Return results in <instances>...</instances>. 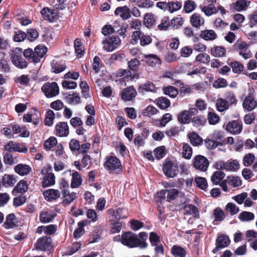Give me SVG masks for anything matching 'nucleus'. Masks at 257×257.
Segmentation results:
<instances>
[{
    "label": "nucleus",
    "instance_id": "423d86ee",
    "mask_svg": "<svg viewBox=\"0 0 257 257\" xmlns=\"http://www.w3.org/2000/svg\"><path fill=\"white\" fill-rule=\"evenodd\" d=\"M198 109L195 107L190 108L189 110H184L178 113V121L181 124H188L191 121V117L198 113Z\"/></svg>",
    "mask_w": 257,
    "mask_h": 257
},
{
    "label": "nucleus",
    "instance_id": "9d476101",
    "mask_svg": "<svg viewBox=\"0 0 257 257\" xmlns=\"http://www.w3.org/2000/svg\"><path fill=\"white\" fill-rule=\"evenodd\" d=\"M230 243L229 237L224 234H220L218 236L216 240V247L213 249L214 253H216L220 249L228 246Z\"/></svg>",
    "mask_w": 257,
    "mask_h": 257
},
{
    "label": "nucleus",
    "instance_id": "e433bc0d",
    "mask_svg": "<svg viewBox=\"0 0 257 257\" xmlns=\"http://www.w3.org/2000/svg\"><path fill=\"white\" fill-rule=\"evenodd\" d=\"M225 174L221 171H216L213 173L211 177V181L213 184L218 185L220 182L224 178Z\"/></svg>",
    "mask_w": 257,
    "mask_h": 257
},
{
    "label": "nucleus",
    "instance_id": "4c0bfd02",
    "mask_svg": "<svg viewBox=\"0 0 257 257\" xmlns=\"http://www.w3.org/2000/svg\"><path fill=\"white\" fill-rule=\"evenodd\" d=\"M193 126L199 127L203 126L206 122V119L203 115H197L194 116L191 119V121Z\"/></svg>",
    "mask_w": 257,
    "mask_h": 257
},
{
    "label": "nucleus",
    "instance_id": "a211bd4d",
    "mask_svg": "<svg viewBox=\"0 0 257 257\" xmlns=\"http://www.w3.org/2000/svg\"><path fill=\"white\" fill-rule=\"evenodd\" d=\"M131 12L130 9L126 6L117 7L114 11L115 15H120L123 20L130 18L131 17Z\"/></svg>",
    "mask_w": 257,
    "mask_h": 257
},
{
    "label": "nucleus",
    "instance_id": "bf43d9fd",
    "mask_svg": "<svg viewBox=\"0 0 257 257\" xmlns=\"http://www.w3.org/2000/svg\"><path fill=\"white\" fill-rule=\"evenodd\" d=\"M213 87L216 89L225 88L228 85L227 80L223 78H218L213 83Z\"/></svg>",
    "mask_w": 257,
    "mask_h": 257
},
{
    "label": "nucleus",
    "instance_id": "052dcab7",
    "mask_svg": "<svg viewBox=\"0 0 257 257\" xmlns=\"http://www.w3.org/2000/svg\"><path fill=\"white\" fill-rule=\"evenodd\" d=\"M36 56L38 57V59L42 58L47 52V48L46 47L38 45L34 49Z\"/></svg>",
    "mask_w": 257,
    "mask_h": 257
},
{
    "label": "nucleus",
    "instance_id": "f03ea898",
    "mask_svg": "<svg viewBox=\"0 0 257 257\" xmlns=\"http://www.w3.org/2000/svg\"><path fill=\"white\" fill-rule=\"evenodd\" d=\"M162 170L167 178H174L177 176L179 172L178 163L168 158L165 160Z\"/></svg>",
    "mask_w": 257,
    "mask_h": 257
},
{
    "label": "nucleus",
    "instance_id": "dca6fc26",
    "mask_svg": "<svg viewBox=\"0 0 257 257\" xmlns=\"http://www.w3.org/2000/svg\"><path fill=\"white\" fill-rule=\"evenodd\" d=\"M56 134L60 137H67L69 134V126L66 122H59L55 125Z\"/></svg>",
    "mask_w": 257,
    "mask_h": 257
},
{
    "label": "nucleus",
    "instance_id": "a18cd8bd",
    "mask_svg": "<svg viewBox=\"0 0 257 257\" xmlns=\"http://www.w3.org/2000/svg\"><path fill=\"white\" fill-rule=\"evenodd\" d=\"M163 90L165 94L168 95L172 98L176 97L178 94V89L170 85L164 87Z\"/></svg>",
    "mask_w": 257,
    "mask_h": 257
},
{
    "label": "nucleus",
    "instance_id": "c756f323",
    "mask_svg": "<svg viewBox=\"0 0 257 257\" xmlns=\"http://www.w3.org/2000/svg\"><path fill=\"white\" fill-rule=\"evenodd\" d=\"M210 138L219 146H223L225 144L224 135L220 132L215 131L211 136Z\"/></svg>",
    "mask_w": 257,
    "mask_h": 257
},
{
    "label": "nucleus",
    "instance_id": "09e8293b",
    "mask_svg": "<svg viewBox=\"0 0 257 257\" xmlns=\"http://www.w3.org/2000/svg\"><path fill=\"white\" fill-rule=\"evenodd\" d=\"M183 153L182 156L186 159H190L192 155V149L191 146L187 143H182Z\"/></svg>",
    "mask_w": 257,
    "mask_h": 257
},
{
    "label": "nucleus",
    "instance_id": "3c124183",
    "mask_svg": "<svg viewBox=\"0 0 257 257\" xmlns=\"http://www.w3.org/2000/svg\"><path fill=\"white\" fill-rule=\"evenodd\" d=\"M127 64L130 70L137 73L141 65V62L137 58H133L128 62Z\"/></svg>",
    "mask_w": 257,
    "mask_h": 257
},
{
    "label": "nucleus",
    "instance_id": "cd10ccee",
    "mask_svg": "<svg viewBox=\"0 0 257 257\" xmlns=\"http://www.w3.org/2000/svg\"><path fill=\"white\" fill-rule=\"evenodd\" d=\"M200 37L206 41H212L217 38V35L212 30H205L200 32Z\"/></svg>",
    "mask_w": 257,
    "mask_h": 257
},
{
    "label": "nucleus",
    "instance_id": "680f3d73",
    "mask_svg": "<svg viewBox=\"0 0 257 257\" xmlns=\"http://www.w3.org/2000/svg\"><path fill=\"white\" fill-rule=\"evenodd\" d=\"M165 147L162 146L156 148L154 150L155 157L157 160H160L165 156Z\"/></svg>",
    "mask_w": 257,
    "mask_h": 257
},
{
    "label": "nucleus",
    "instance_id": "5fc2aeb1",
    "mask_svg": "<svg viewBox=\"0 0 257 257\" xmlns=\"http://www.w3.org/2000/svg\"><path fill=\"white\" fill-rule=\"evenodd\" d=\"M14 81L16 83L27 86L29 84L30 79L28 75H22L20 76L14 78Z\"/></svg>",
    "mask_w": 257,
    "mask_h": 257
},
{
    "label": "nucleus",
    "instance_id": "6e6d98bb",
    "mask_svg": "<svg viewBox=\"0 0 257 257\" xmlns=\"http://www.w3.org/2000/svg\"><path fill=\"white\" fill-rule=\"evenodd\" d=\"M240 167L238 162L236 160L227 161L226 162L225 170L236 171L239 169Z\"/></svg>",
    "mask_w": 257,
    "mask_h": 257
},
{
    "label": "nucleus",
    "instance_id": "2f4dec72",
    "mask_svg": "<svg viewBox=\"0 0 257 257\" xmlns=\"http://www.w3.org/2000/svg\"><path fill=\"white\" fill-rule=\"evenodd\" d=\"M55 215V214H52L47 211H43L40 214V221L43 223L50 222L54 219Z\"/></svg>",
    "mask_w": 257,
    "mask_h": 257
},
{
    "label": "nucleus",
    "instance_id": "f257e3e1",
    "mask_svg": "<svg viewBox=\"0 0 257 257\" xmlns=\"http://www.w3.org/2000/svg\"><path fill=\"white\" fill-rule=\"evenodd\" d=\"M104 167L110 173L119 174L122 170L120 160L115 156L108 157L104 164Z\"/></svg>",
    "mask_w": 257,
    "mask_h": 257
},
{
    "label": "nucleus",
    "instance_id": "58836bf2",
    "mask_svg": "<svg viewBox=\"0 0 257 257\" xmlns=\"http://www.w3.org/2000/svg\"><path fill=\"white\" fill-rule=\"evenodd\" d=\"M52 72L55 73H60L63 72L66 68L65 64H61L53 60L51 62Z\"/></svg>",
    "mask_w": 257,
    "mask_h": 257
},
{
    "label": "nucleus",
    "instance_id": "f704fd0d",
    "mask_svg": "<svg viewBox=\"0 0 257 257\" xmlns=\"http://www.w3.org/2000/svg\"><path fill=\"white\" fill-rule=\"evenodd\" d=\"M188 138L190 140V143L194 146H198L203 142L202 139L197 133L195 132L189 133L188 135Z\"/></svg>",
    "mask_w": 257,
    "mask_h": 257
},
{
    "label": "nucleus",
    "instance_id": "f8f14e48",
    "mask_svg": "<svg viewBox=\"0 0 257 257\" xmlns=\"http://www.w3.org/2000/svg\"><path fill=\"white\" fill-rule=\"evenodd\" d=\"M137 91L133 86H130L124 88L120 93L122 100L127 101H131L137 95Z\"/></svg>",
    "mask_w": 257,
    "mask_h": 257
},
{
    "label": "nucleus",
    "instance_id": "7c9ffc66",
    "mask_svg": "<svg viewBox=\"0 0 257 257\" xmlns=\"http://www.w3.org/2000/svg\"><path fill=\"white\" fill-rule=\"evenodd\" d=\"M230 105L228 103L226 99L222 98H219L217 99L216 107L218 111L223 112L228 109Z\"/></svg>",
    "mask_w": 257,
    "mask_h": 257
},
{
    "label": "nucleus",
    "instance_id": "aec40b11",
    "mask_svg": "<svg viewBox=\"0 0 257 257\" xmlns=\"http://www.w3.org/2000/svg\"><path fill=\"white\" fill-rule=\"evenodd\" d=\"M183 209L184 214L186 215H191L194 218H199L200 214L198 208L193 204L185 205Z\"/></svg>",
    "mask_w": 257,
    "mask_h": 257
},
{
    "label": "nucleus",
    "instance_id": "c03bdc74",
    "mask_svg": "<svg viewBox=\"0 0 257 257\" xmlns=\"http://www.w3.org/2000/svg\"><path fill=\"white\" fill-rule=\"evenodd\" d=\"M74 48L75 53L77 54V56L78 57H81L84 53V47L82 45L81 40L80 39L77 38L74 41Z\"/></svg>",
    "mask_w": 257,
    "mask_h": 257
},
{
    "label": "nucleus",
    "instance_id": "8fccbe9b",
    "mask_svg": "<svg viewBox=\"0 0 257 257\" xmlns=\"http://www.w3.org/2000/svg\"><path fill=\"white\" fill-rule=\"evenodd\" d=\"M57 144V140L54 137H50L44 143V148L46 150H50Z\"/></svg>",
    "mask_w": 257,
    "mask_h": 257
},
{
    "label": "nucleus",
    "instance_id": "e2e57ef3",
    "mask_svg": "<svg viewBox=\"0 0 257 257\" xmlns=\"http://www.w3.org/2000/svg\"><path fill=\"white\" fill-rule=\"evenodd\" d=\"M232 5L234 6V9L238 12L243 11L247 7V1L246 0H238Z\"/></svg>",
    "mask_w": 257,
    "mask_h": 257
},
{
    "label": "nucleus",
    "instance_id": "37998d69",
    "mask_svg": "<svg viewBox=\"0 0 257 257\" xmlns=\"http://www.w3.org/2000/svg\"><path fill=\"white\" fill-rule=\"evenodd\" d=\"M224 99L227 100L229 105H236L237 103V99L233 92L231 91H227L224 93Z\"/></svg>",
    "mask_w": 257,
    "mask_h": 257
},
{
    "label": "nucleus",
    "instance_id": "0e129e2a",
    "mask_svg": "<svg viewBox=\"0 0 257 257\" xmlns=\"http://www.w3.org/2000/svg\"><path fill=\"white\" fill-rule=\"evenodd\" d=\"M255 156L252 153H248L245 155L243 159V164L245 167L250 166L254 161Z\"/></svg>",
    "mask_w": 257,
    "mask_h": 257
},
{
    "label": "nucleus",
    "instance_id": "412c9836",
    "mask_svg": "<svg viewBox=\"0 0 257 257\" xmlns=\"http://www.w3.org/2000/svg\"><path fill=\"white\" fill-rule=\"evenodd\" d=\"M55 184V176L53 173H47L44 177L42 182V186L47 188Z\"/></svg>",
    "mask_w": 257,
    "mask_h": 257
},
{
    "label": "nucleus",
    "instance_id": "6e6552de",
    "mask_svg": "<svg viewBox=\"0 0 257 257\" xmlns=\"http://www.w3.org/2000/svg\"><path fill=\"white\" fill-rule=\"evenodd\" d=\"M137 236L136 233L132 231H125L122 233V244L128 247L134 248Z\"/></svg>",
    "mask_w": 257,
    "mask_h": 257
},
{
    "label": "nucleus",
    "instance_id": "9b49d317",
    "mask_svg": "<svg viewBox=\"0 0 257 257\" xmlns=\"http://www.w3.org/2000/svg\"><path fill=\"white\" fill-rule=\"evenodd\" d=\"M13 64L18 68L23 69L27 68L29 62L22 56L18 54L14 53L11 56Z\"/></svg>",
    "mask_w": 257,
    "mask_h": 257
},
{
    "label": "nucleus",
    "instance_id": "c9c22d12",
    "mask_svg": "<svg viewBox=\"0 0 257 257\" xmlns=\"http://www.w3.org/2000/svg\"><path fill=\"white\" fill-rule=\"evenodd\" d=\"M72 176L71 187L74 188L79 187L82 181V179L80 174L78 172L75 171L72 174Z\"/></svg>",
    "mask_w": 257,
    "mask_h": 257
},
{
    "label": "nucleus",
    "instance_id": "79ce46f5",
    "mask_svg": "<svg viewBox=\"0 0 257 257\" xmlns=\"http://www.w3.org/2000/svg\"><path fill=\"white\" fill-rule=\"evenodd\" d=\"M228 64L232 68V70L234 73L239 74L244 69L243 65L237 61H234Z\"/></svg>",
    "mask_w": 257,
    "mask_h": 257
},
{
    "label": "nucleus",
    "instance_id": "49530a36",
    "mask_svg": "<svg viewBox=\"0 0 257 257\" xmlns=\"http://www.w3.org/2000/svg\"><path fill=\"white\" fill-rule=\"evenodd\" d=\"M195 182L196 184V186L199 188L204 191L206 190L208 187V183L205 178L197 177L195 178Z\"/></svg>",
    "mask_w": 257,
    "mask_h": 257
},
{
    "label": "nucleus",
    "instance_id": "f3484780",
    "mask_svg": "<svg viewBox=\"0 0 257 257\" xmlns=\"http://www.w3.org/2000/svg\"><path fill=\"white\" fill-rule=\"evenodd\" d=\"M43 195L46 200L52 202L60 198V192L57 189H49L44 191Z\"/></svg>",
    "mask_w": 257,
    "mask_h": 257
},
{
    "label": "nucleus",
    "instance_id": "39448f33",
    "mask_svg": "<svg viewBox=\"0 0 257 257\" xmlns=\"http://www.w3.org/2000/svg\"><path fill=\"white\" fill-rule=\"evenodd\" d=\"M102 43L104 50L107 52H111L120 45L121 40L117 36H112L106 38Z\"/></svg>",
    "mask_w": 257,
    "mask_h": 257
},
{
    "label": "nucleus",
    "instance_id": "de8ad7c7",
    "mask_svg": "<svg viewBox=\"0 0 257 257\" xmlns=\"http://www.w3.org/2000/svg\"><path fill=\"white\" fill-rule=\"evenodd\" d=\"M144 24L148 28H150L155 25V20L154 17V15L152 14L146 13L145 15Z\"/></svg>",
    "mask_w": 257,
    "mask_h": 257
},
{
    "label": "nucleus",
    "instance_id": "4d7b16f0",
    "mask_svg": "<svg viewBox=\"0 0 257 257\" xmlns=\"http://www.w3.org/2000/svg\"><path fill=\"white\" fill-rule=\"evenodd\" d=\"M167 194L166 201L170 202L171 201L176 199V198L178 196L179 192L178 190L173 188L168 190Z\"/></svg>",
    "mask_w": 257,
    "mask_h": 257
},
{
    "label": "nucleus",
    "instance_id": "473e14b6",
    "mask_svg": "<svg viewBox=\"0 0 257 257\" xmlns=\"http://www.w3.org/2000/svg\"><path fill=\"white\" fill-rule=\"evenodd\" d=\"M226 49L223 46H214L211 49V54L215 57H223L226 55Z\"/></svg>",
    "mask_w": 257,
    "mask_h": 257
},
{
    "label": "nucleus",
    "instance_id": "338daca9",
    "mask_svg": "<svg viewBox=\"0 0 257 257\" xmlns=\"http://www.w3.org/2000/svg\"><path fill=\"white\" fill-rule=\"evenodd\" d=\"M171 26V23L169 17H164L162 20L161 23L158 26L160 30L165 31Z\"/></svg>",
    "mask_w": 257,
    "mask_h": 257
},
{
    "label": "nucleus",
    "instance_id": "5701e85b",
    "mask_svg": "<svg viewBox=\"0 0 257 257\" xmlns=\"http://www.w3.org/2000/svg\"><path fill=\"white\" fill-rule=\"evenodd\" d=\"M190 22L192 26L196 28H199L200 27L204 25V20L197 13L193 14L190 17Z\"/></svg>",
    "mask_w": 257,
    "mask_h": 257
},
{
    "label": "nucleus",
    "instance_id": "7ed1b4c3",
    "mask_svg": "<svg viewBox=\"0 0 257 257\" xmlns=\"http://www.w3.org/2000/svg\"><path fill=\"white\" fill-rule=\"evenodd\" d=\"M34 246L37 250L50 251L53 247L52 239L48 235L39 237L34 244Z\"/></svg>",
    "mask_w": 257,
    "mask_h": 257
},
{
    "label": "nucleus",
    "instance_id": "2eb2a0df",
    "mask_svg": "<svg viewBox=\"0 0 257 257\" xmlns=\"http://www.w3.org/2000/svg\"><path fill=\"white\" fill-rule=\"evenodd\" d=\"M40 12L42 17L45 20L53 22L58 18L57 14L55 10L47 7L44 8Z\"/></svg>",
    "mask_w": 257,
    "mask_h": 257
},
{
    "label": "nucleus",
    "instance_id": "69168bd1",
    "mask_svg": "<svg viewBox=\"0 0 257 257\" xmlns=\"http://www.w3.org/2000/svg\"><path fill=\"white\" fill-rule=\"evenodd\" d=\"M157 105L161 109H165L170 106V101L166 97H160L158 100Z\"/></svg>",
    "mask_w": 257,
    "mask_h": 257
},
{
    "label": "nucleus",
    "instance_id": "b1692460",
    "mask_svg": "<svg viewBox=\"0 0 257 257\" xmlns=\"http://www.w3.org/2000/svg\"><path fill=\"white\" fill-rule=\"evenodd\" d=\"M14 170L18 174L21 176H25L30 173L31 171V168L26 164H19L15 167Z\"/></svg>",
    "mask_w": 257,
    "mask_h": 257
},
{
    "label": "nucleus",
    "instance_id": "0eeeda50",
    "mask_svg": "<svg viewBox=\"0 0 257 257\" xmlns=\"http://www.w3.org/2000/svg\"><path fill=\"white\" fill-rule=\"evenodd\" d=\"M193 165L196 169L201 172H205L207 170L209 162L205 157L199 155L193 158Z\"/></svg>",
    "mask_w": 257,
    "mask_h": 257
},
{
    "label": "nucleus",
    "instance_id": "1a4fd4ad",
    "mask_svg": "<svg viewBox=\"0 0 257 257\" xmlns=\"http://www.w3.org/2000/svg\"><path fill=\"white\" fill-rule=\"evenodd\" d=\"M226 130L234 135L240 133L242 130L241 120L237 119L229 121L226 126Z\"/></svg>",
    "mask_w": 257,
    "mask_h": 257
},
{
    "label": "nucleus",
    "instance_id": "bb28decb",
    "mask_svg": "<svg viewBox=\"0 0 257 257\" xmlns=\"http://www.w3.org/2000/svg\"><path fill=\"white\" fill-rule=\"evenodd\" d=\"M17 180L14 175L5 174L2 177V183L6 187H12L16 183Z\"/></svg>",
    "mask_w": 257,
    "mask_h": 257
},
{
    "label": "nucleus",
    "instance_id": "774afa93",
    "mask_svg": "<svg viewBox=\"0 0 257 257\" xmlns=\"http://www.w3.org/2000/svg\"><path fill=\"white\" fill-rule=\"evenodd\" d=\"M149 238L152 246L156 245L161 242L160 236L154 232H150Z\"/></svg>",
    "mask_w": 257,
    "mask_h": 257
},
{
    "label": "nucleus",
    "instance_id": "603ef678",
    "mask_svg": "<svg viewBox=\"0 0 257 257\" xmlns=\"http://www.w3.org/2000/svg\"><path fill=\"white\" fill-rule=\"evenodd\" d=\"M55 113L54 111L51 109L48 110L46 114L44 124L48 126H51L53 123Z\"/></svg>",
    "mask_w": 257,
    "mask_h": 257
},
{
    "label": "nucleus",
    "instance_id": "4468645a",
    "mask_svg": "<svg viewBox=\"0 0 257 257\" xmlns=\"http://www.w3.org/2000/svg\"><path fill=\"white\" fill-rule=\"evenodd\" d=\"M18 219L14 213L8 215L5 222L3 223V226L7 229L14 228L19 226Z\"/></svg>",
    "mask_w": 257,
    "mask_h": 257
},
{
    "label": "nucleus",
    "instance_id": "ea45409f",
    "mask_svg": "<svg viewBox=\"0 0 257 257\" xmlns=\"http://www.w3.org/2000/svg\"><path fill=\"white\" fill-rule=\"evenodd\" d=\"M155 89V84L150 81H148L145 83L139 86L138 88V91L140 93H144L145 91L152 92Z\"/></svg>",
    "mask_w": 257,
    "mask_h": 257
},
{
    "label": "nucleus",
    "instance_id": "13d9d810",
    "mask_svg": "<svg viewBox=\"0 0 257 257\" xmlns=\"http://www.w3.org/2000/svg\"><path fill=\"white\" fill-rule=\"evenodd\" d=\"M66 99L69 103L79 104L80 102V97L76 92H73L72 94H67Z\"/></svg>",
    "mask_w": 257,
    "mask_h": 257
},
{
    "label": "nucleus",
    "instance_id": "4be33fe9",
    "mask_svg": "<svg viewBox=\"0 0 257 257\" xmlns=\"http://www.w3.org/2000/svg\"><path fill=\"white\" fill-rule=\"evenodd\" d=\"M29 188V185L27 182L24 180H20L17 185L13 189L12 193L13 194L16 193H26Z\"/></svg>",
    "mask_w": 257,
    "mask_h": 257
},
{
    "label": "nucleus",
    "instance_id": "20e7f679",
    "mask_svg": "<svg viewBox=\"0 0 257 257\" xmlns=\"http://www.w3.org/2000/svg\"><path fill=\"white\" fill-rule=\"evenodd\" d=\"M41 91L47 98H52L59 94V87L56 82H47L43 84Z\"/></svg>",
    "mask_w": 257,
    "mask_h": 257
},
{
    "label": "nucleus",
    "instance_id": "a19ab883",
    "mask_svg": "<svg viewBox=\"0 0 257 257\" xmlns=\"http://www.w3.org/2000/svg\"><path fill=\"white\" fill-rule=\"evenodd\" d=\"M213 216L214 221H221L223 220L226 215L224 211L220 207H217L213 210Z\"/></svg>",
    "mask_w": 257,
    "mask_h": 257
},
{
    "label": "nucleus",
    "instance_id": "ddd939ff",
    "mask_svg": "<svg viewBox=\"0 0 257 257\" xmlns=\"http://www.w3.org/2000/svg\"><path fill=\"white\" fill-rule=\"evenodd\" d=\"M234 49L238 52L239 55L242 56L244 59H247L251 57L248 53L242 54L241 50H247L249 45L245 42H242L240 39H238L233 45Z\"/></svg>",
    "mask_w": 257,
    "mask_h": 257
},
{
    "label": "nucleus",
    "instance_id": "864d4df0",
    "mask_svg": "<svg viewBox=\"0 0 257 257\" xmlns=\"http://www.w3.org/2000/svg\"><path fill=\"white\" fill-rule=\"evenodd\" d=\"M254 218V214L250 212L242 211L238 216V218L242 221H249L253 220Z\"/></svg>",
    "mask_w": 257,
    "mask_h": 257
},
{
    "label": "nucleus",
    "instance_id": "393cba45",
    "mask_svg": "<svg viewBox=\"0 0 257 257\" xmlns=\"http://www.w3.org/2000/svg\"><path fill=\"white\" fill-rule=\"evenodd\" d=\"M171 252L174 257H186V249L179 245H174L171 248Z\"/></svg>",
    "mask_w": 257,
    "mask_h": 257
},
{
    "label": "nucleus",
    "instance_id": "6ab92c4d",
    "mask_svg": "<svg viewBox=\"0 0 257 257\" xmlns=\"http://www.w3.org/2000/svg\"><path fill=\"white\" fill-rule=\"evenodd\" d=\"M242 106L244 109L250 111L257 107V101L254 100L252 96L248 95L244 98Z\"/></svg>",
    "mask_w": 257,
    "mask_h": 257
},
{
    "label": "nucleus",
    "instance_id": "a878e982",
    "mask_svg": "<svg viewBox=\"0 0 257 257\" xmlns=\"http://www.w3.org/2000/svg\"><path fill=\"white\" fill-rule=\"evenodd\" d=\"M146 64L150 66H155L156 64H161L162 61L160 58L155 54L145 55Z\"/></svg>",
    "mask_w": 257,
    "mask_h": 257
},
{
    "label": "nucleus",
    "instance_id": "c85d7f7f",
    "mask_svg": "<svg viewBox=\"0 0 257 257\" xmlns=\"http://www.w3.org/2000/svg\"><path fill=\"white\" fill-rule=\"evenodd\" d=\"M5 149L6 151L11 152H26L27 151V149L21 150L20 145L19 144L15 143L13 141H10L8 144L5 146Z\"/></svg>",
    "mask_w": 257,
    "mask_h": 257
},
{
    "label": "nucleus",
    "instance_id": "72a5a7b5",
    "mask_svg": "<svg viewBox=\"0 0 257 257\" xmlns=\"http://www.w3.org/2000/svg\"><path fill=\"white\" fill-rule=\"evenodd\" d=\"M182 3L180 0H176L175 2L168 1V11L170 13L179 11L182 8Z\"/></svg>",
    "mask_w": 257,
    "mask_h": 257
}]
</instances>
